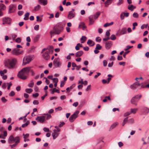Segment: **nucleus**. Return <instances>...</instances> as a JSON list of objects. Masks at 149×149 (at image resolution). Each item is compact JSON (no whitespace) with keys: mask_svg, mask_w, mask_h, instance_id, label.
<instances>
[{"mask_svg":"<svg viewBox=\"0 0 149 149\" xmlns=\"http://www.w3.org/2000/svg\"><path fill=\"white\" fill-rule=\"evenodd\" d=\"M31 68V67H27L23 68L19 72L17 76L19 78L22 79L24 80L26 79L27 78L26 74H28L30 69Z\"/></svg>","mask_w":149,"mask_h":149,"instance_id":"1","label":"nucleus"},{"mask_svg":"<svg viewBox=\"0 0 149 149\" xmlns=\"http://www.w3.org/2000/svg\"><path fill=\"white\" fill-rule=\"evenodd\" d=\"M17 61L16 59L15 58L12 60L8 59L5 62V65L8 68H13L15 65Z\"/></svg>","mask_w":149,"mask_h":149,"instance_id":"2","label":"nucleus"},{"mask_svg":"<svg viewBox=\"0 0 149 149\" xmlns=\"http://www.w3.org/2000/svg\"><path fill=\"white\" fill-rule=\"evenodd\" d=\"M63 29V27L62 26L58 24H56L53 27V30L50 31V34L51 35L54 33L58 35L62 32Z\"/></svg>","mask_w":149,"mask_h":149,"instance_id":"3","label":"nucleus"},{"mask_svg":"<svg viewBox=\"0 0 149 149\" xmlns=\"http://www.w3.org/2000/svg\"><path fill=\"white\" fill-rule=\"evenodd\" d=\"M23 52V50L20 51L19 49L15 48L12 50L11 53L13 55L18 56L22 54Z\"/></svg>","mask_w":149,"mask_h":149,"instance_id":"4","label":"nucleus"},{"mask_svg":"<svg viewBox=\"0 0 149 149\" xmlns=\"http://www.w3.org/2000/svg\"><path fill=\"white\" fill-rule=\"evenodd\" d=\"M79 111H77L73 114L71 115L69 118V121L70 122H73L75 119L78 117Z\"/></svg>","mask_w":149,"mask_h":149,"instance_id":"5","label":"nucleus"},{"mask_svg":"<svg viewBox=\"0 0 149 149\" xmlns=\"http://www.w3.org/2000/svg\"><path fill=\"white\" fill-rule=\"evenodd\" d=\"M18 140L19 141V136H17L14 138V137L11 135L9 137L8 139V142L10 143H13L16 141H17Z\"/></svg>","mask_w":149,"mask_h":149,"instance_id":"6","label":"nucleus"},{"mask_svg":"<svg viewBox=\"0 0 149 149\" xmlns=\"http://www.w3.org/2000/svg\"><path fill=\"white\" fill-rule=\"evenodd\" d=\"M31 60V58L29 56L24 57L23 60L22 65H24L27 64L29 63Z\"/></svg>","mask_w":149,"mask_h":149,"instance_id":"7","label":"nucleus"},{"mask_svg":"<svg viewBox=\"0 0 149 149\" xmlns=\"http://www.w3.org/2000/svg\"><path fill=\"white\" fill-rule=\"evenodd\" d=\"M127 31V29L125 27H123L122 28L121 31H120L119 29L116 33V35L118 36H119L121 35L124 34L126 33Z\"/></svg>","mask_w":149,"mask_h":149,"instance_id":"8","label":"nucleus"},{"mask_svg":"<svg viewBox=\"0 0 149 149\" xmlns=\"http://www.w3.org/2000/svg\"><path fill=\"white\" fill-rule=\"evenodd\" d=\"M139 100L138 99V95H137L133 97L131 100V103L135 105H137V102Z\"/></svg>","mask_w":149,"mask_h":149,"instance_id":"9","label":"nucleus"},{"mask_svg":"<svg viewBox=\"0 0 149 149\" xmlns=\"http://www.w3.org/2000/svg\"><path fill=\"white\" fill-rule=\"evenodd\" d=\"M53 64L56 67H59L61 65V63L60 62L59 58H55L53 61Z\"/></svg>","mask_w":149,"mask_h":149,"instance_id":"10","label":"nucleus"},{"mask_svg":"<svg viewBox=\"0 0 149 149\" xmlns=\"http://www.w3.org/2000/svg\"><path fill=\"white\" fill-rule=\"evenodd\" d=\"M141 85V87L142 88H144V86H143L142 85L140 84H139V82H138L137 81L136 82H135L134 84H133L132 85L130 86L131 88L133 89H136L137 87L138 86H140Z\"/></svg>","mask_w":149,"mask_h":149,"instance_id":"11","label":"nucleus"},{"mask_svg":"<svg viewBox=\"0 0 149 149\" xmlns=\"http://www.w3.org/2000/svg\"><path fill=\"white\" fill-rule=\"evenodd\" d=\"M16 6L13 4L10 5L9 7V13H10L15 12V10Z\"/></svg>","mask_w":149,"mask_h":149,"instance_id":"12","label":"nucleus"},{"mask_svg":"<svg viewBox=\"0 0 149 149\" xmlns=\"http://www.w3.org/2000/svg\"><path fill=\"white\" fill-rule=\"evenodd\" d=\"M45 116H38L36 118V120L38 122H40V123H43L45 119Z\"/></svg>","mask_w":149,"mask_h":149,"instance_id":"13","label":"nucleus"},{"mask_svg":"<svg viewBox=\"0 0 149 149\" xmlns=\"http://www.w3.org/2000/svg\"><path fill=\"white\" fill-rule=\"evenodd\" d=\"M42 56L43 58L46 60H48L50 58V56L49 54L48 51H46L42 54Z\"/></svg>","mask_w":149,"mask_h":149,"instance_id":"14","label":"nucleus"},{"mask_svg":"<svg viewBox=\"0 0 149 149\" xmlns=\"http://www.w3.org/2000/svg\"><path fill=\"white\" fill-rule=\"evenodd\" d=\"M3 21L8 24L10 25L12 19L9 17H5L3 19Z\"/></svg>","mask_w":149,"mask_h":149,"instance_id":"15","label":"nucleus"},{"mask_svg":"<svg viewBox=\"0 0 149 149\" xmlns=\"http://www.w3.org/2000/svg\"><path fill=\"white\" fill-rule=\"evenodd\" d=\"M75 16V14L72 12V11H70L69 13V14L68 18L69 19H71L73 18Z\"/></svg>","mask_w":149,"mask_h":149,"instance_id":"16","label":"nucleus"},{"mask_svg":"<svg viewBox=\"0 0 149 149\" xmlns=\"http://www.w3.org/2000/svg\"><path fill=\"white\" fill-rule=\"evenodd\" d=\"M112 45V42L111 41H109L105 44V48L107 49H109L110 48Z\"/></svg>","mask_w":149,"mask_h":149,"instance_id":"17","label":"nucleus"},{"mask_svg":"<svg viewBox=\"0 0 149 149\" xmlns=\"http://www.w3.org/2000/svg\"><path fill=\"white\" fill-rule=\"evenodd\" d=\"M53 47L52 46H48L46 48L47 51H48V52H53Z\"/></svg>","mask_w":149,"mask_h":149,"instance_id":"18","label":"nucleus"},{"mask_svg":"<svg viewBox=\"0 0 149 149\" xmlns=\"http://www.w3.org/2000/svg\"><path fill=\"white\" fill-rule=\"evenodd\" d=\"M55 131L56 129H54V132H53L52 134L53 137V139H55L56 138H57L59 134V133L56 132Z\"/></svg>","mask_w":149,"mask_h":149,"instance_id":"19","label":"nucleus"},{"mask_svg":"<svg viewBox=\"0 0 149 149\" xmlns=\"http://www.w3.org/2000/svg\"><path fill=\"white\" fill-rule=\"evenodd\" d=\"M83 54V52L82 51H79L75 54V56L76 57H79L81 56Z\"/></svg>","mask_w":149,"mask_h":149,"instance_id":"20","label":"nucleus"},{"mask_svg":"<svg viewBox=\"0 0 149 149\" xmlns=\"http://www.w3.org/2000/svg\"><path fill=\"white\" fill-rule=\"evenodd\" d=\"M118 124L117 122H115L111 126L110 129V130H112L116 127Z\"/></svg>","mask_w":149,"mask_h":149,"instance_id":"21","label":"nucleus"},{"mask_svg":"<svg viewBox=\"0 0 149 149\" xmlns=\"http://www.w3.org/2000/svg\"><path fill=\"white\" fill-rule=\"evenodd\" d=\"M0 74L1 76H2V78L3 79H6L7 78V76L6 75H4L3 72L2 70L0 71Z\"/></svg>","mask_w":149,"mask_h":149,"instance_id":"22","label":"nucleus"},{"mask_svg":"<svg viewBox=\"0 0 149 149\" xmlns=\"http://www.w3.org/2000/svg\"><path fill=\"white\" fill-rule=\"evenodd\" d=\"M39 2L40 4H42L44 5H45L47 4V1L45 0H39Z\"/></svg>","mask_w":149,"mask_h":149,"instance_id":"23","label":"nucleus"},{"mask_svg":"<svg viewBox=\"0 0 149 149\" xmlns=\"http://www.w3.org/2000/svg\"><path fill=\"white\" fill-rule=\"evenodd\" d=\"M138 109L137 108L131 109L130 110L131 113L135 114L136 112Z\"/></svg>","mask_w":149,"mask_h":149,"instance_id":"24","label":"nucleus"},{"mask_svg":"<svg viewBox=\"0 0 149 149\" xmlns=\"http://www.w3.org/2000/svg\"><path fill=\"white\" fill-rule=\"evenodd\" d=\"M86 37L84 36H82V37L80 39V40L81 41V43H84L86 40Z\"/></svg>","mask_w":149,"mask_h":149,"instance_id":"25","label":"nucleus"},{"mask_svg":"<svg viewBox=\"0 0 149 149\" xmlns=\"http://www.w3.org/2000/svg\"><path fill=\"white\" fill-rule=\"evenodd\" d=\"M30 15L29 13L27 12L25 15L24 16L25 17L24 18V20H27L29 19V17Z\"/></svg>","mask_w":149,"mask_h":149,"instance_id":"26","label":"nucleus"},{"mask_svg":"<svg viewBox=\"0 0 149 149\" xmlns=\"http://www.w3.org/2000/svg\"><path fill=\"white\" fill-rule=\"evenodd\" d=\"M19 142V141L18 140L17 141H16L15 143L13 145H10V146L11 148H12L15 147L17 144Z\"/></svg>","mask_w":149,"mask_h":149,"instance_id":"27","label":"nucleus"},{"mask_svg":"<svg viewBox=\"0 0 149 149\" xmlns=\"http://www.w3.org/2000/svg\"><path fill=\"white\" fill-rule=\"evenodd\" d=\"M6 8L5 6L3 3L0 4V10H4Z\"/></svg>","mask_w":149,"mask_h":149,"instance_id":"28","label":"nucleus"},{"mask_svg":"<svg viewBox=\"0 0 149 149\" xmlns=\"http://www.w3.org/2000/svg\"><path fill=\"white\" fill-rule=\"evenodd\" d=\"M136 8L135 6H134L132 4L130 6H129L128 7V9L130 10L131 11H132L134 9Z\"/></svg>","mask_w":149,"mask_h":149,"instance_id":"29","label":"nucleus"},{"mask_svg":"<svg viewBox=\"0 0 149 149\" xmlns=\"http://www.w3.org/2000/svg\"><path fill=\"white\" fill-rule=\"evenodd\" d=\"M40 35H38L36 36L33 39V41L34 42H37L39 39L40 37Z\"/></svg>","mask_w":149,"mask_h":149,"instance_id":"30","label":"nucleus"},{"mask_svg":"<svg viewBox=\"0 0 149 149\" xmlns=\"http://www.w3.org/2000/svg\"><path fill=\"white\" fill-rule=\"evenodd\" d=\"M128 117H126L124 119V120L123 121V122L122 123V125L123 126H124L125 124L128 121Z\"/></svg>","mask_w":149,"mask_h":149,"instance_id":"31","label":"nucleus"},{"mask_svg":"<svg viewBox=\"0 0 149 149\" xmlns=\"http://www.w3.org/2000/svg\"><path fill=\"white\" fill-rule=\"evenodd\" d=\"M33 91L31 88H27L25 89V91L28 93H31Z\"/></svg>","mask_w":149,"mask_h":149,"instance_id":"32","label":"nucleus"},{"mask_svg":"<svg viewBox=\"0 0 149 149\" xmlns=\"http://www.w3.org/2000/svg\"><path fill=\"white\" fill-rule=\"evenodd\" d=\"M23 135L24 136V141L25 142L26 141V138L27 137H28L29 136V134H23Z\"/></svg>","mask_w":149,"mask_h":149,"instance_id":"33","label":"nucleus"},{"mask_svg":"<svg viewBox=\"0 0 149 149\" xmlns=\"http://www.w3.org/2000/svg\"><path fill=\"white\" fill-rule=\"evenodd\" d=\"M113 24V22H111L110 23H106V24H105L104 25V27H107L109 26L110 25H112V24Z\"/></svg>","mask_w":149,"mask_h":149,"instance_id":"34","label":"nucleus"},{"mask_svg":"<svg viewBox=\"0 0 149 149\" xmlns=\"http://www.w3.org/2000/svg\"><path fill=\"white\" fill-rule=\"evenodd\" d=\"M44 115L46 116L45 118L47 119H50L51 117V116L50 114L49 113L44 114Z\"/></svg>","mask_w":149,"mask_h":149,"instance_id":"35","label":"nucleus"},{"mask_svg":"<svg viewBox=\"0 0 149 149\" xmlns=\"http://www.w3.org/2000/svg\"><path fill=\"white\" fill-rule=\"evenodd\" d=\"M144 112L145 113H148L149 112V109L147 107H144L143 109Z\"/></svg>","mask_w":149,"mask_h":149,"instance_id":"36","label":"nucleus"},{"mask_svg":"<svg viewBox=\"0 0 149 149\" xmlns=\"http://www.w3.org/2000/svg\"><path fill=\"white\" fill-rule=\"evenodd\" d=\"M54 92H57L59 93H60V91L56 89V88H54L52 91V93H53Z\"/></svg>","mask_w":149,"mask_h":149,"instance_id":"37","label":"nucleus"},{"mask_svg":"<svg viewBox=\"0 0 149 149\" xmlns=\"http://www.w3.org/2000/svg\"><path fill=\"white\" fill-rule=\"evenodd\" d=\"M102 47L99 44H97L96 45V47L95 48V49L100 50V49Z\"/></svg>","mask_w":149,"mask_h":149,"instance_id":"38","label":"nucleus"},{"mask_svg":"<svg viewBox=\"0 0 149 149\" xmlns=\"http://www.w3.org/2000/svg\"><path fill=\"white\" fill-rule=\"evenodd\" d=\"M31 83L28 84V86L30 87H33L34 85V83L33 81V80H32L31 81Z\"/></svg>","mask_w":149,"mask_h":149,"instance_id":"39","label":"nucleus"},{"mask_svg":"<svg viewBox=\"0 0 149 149\" xmlns=\"http://www.w3.org/2000/svg\"><path fill=\"white\" fill-rule=\"evenodd\" d=\"M100 13L98 12L96 13L94 15V18L96 19L97 18L98 16L100 15Z\"/></svg>","mask_w":149,"mask_h":149,"instance_id":"40","label":"nucleus"},{"mask_svg":"<svg viewBox=\"0 0 149 149\" xmlns=\"http://www.w3.org/2000/svg\"><path fill=\"white\" fill-rule=\"evenodd\" d=\"M29 121H27L26 123L23 124L22 125V127H26L29 124Z\"/></svg>","mask_w":149,"mask_h":149,"instance_id":"41","label":"nucleus"},{"mask_svg":"<svg viewBox=\"0 0 149 149\" xmlns=\"http://www.w3.org/2000/svg\"><path fill=\"white\" fill-rule=\"evenodd\" d=\"M40 5H38L37 6L35 7L34 8V10L36 11L39 10L40 8Z\"/></svg>","mask_w":149,"mask_h":149,"instance_id":"42","label":"nucleus"},{"mask_svg":"<svg viewBox=\"0 0 149 149\" xmlns=\"http://www.w3.org/2000/svg\"><path fill=\"white\" fill-rule=\"evenodd\" d=\"M123 0H118V2L117 3V6H120L123 3Z\"/></svg>","mask_w":149,"mask_h":149,"instance_id":"43","label":"nucleus"},{"mask_svg":"<svg viewBox=\"0 0 149 149\" xmlns=\"http://www.w3.org/2000/svg\"><path fill=\"white\" fill-rule=\"evenodd\" d=\"M133 17L134 18H138L139 17V15L137 13H133Z\"/></svg>","mask_w":149,"mask_h":149,"instance_id":"44","label":"nucleus"},{"mask_svg":"<svg viewBox=\"0 0 149 149\" xmlns=\"http://www.w3.org/2000/svg\"><path fill=\"white\" fill-rule=\"evenodd\" d=\"M110 38L112 40H115L116 38L114 35H112L111 36Z\"/></svg>","mask_w":149,"mask_h":149,"instance_id":"45","label":"nucleus"},{"mask_svg":"<svg viewBox=\"0 0 149 149\" xmlns=\"http://www.w3.org/2000/svg\"><path fill=\"white\" fill-rule=\"evenodd\" d=\"M21 40V39L19 38H17L15 39L16 42L18 43H20Z\"/></svg>","mask_w":149,"mask_h":149,"instance_id":"46","label":"nucleus"},{"mask_svg":"<svg viewBox=\"0 0 149 149\" xmlns=\"http://www.w3.org/2000/svg\"><path fill=\"white\" fill-rule=\"evenodd\" d=\"M93 42L90 40H89L87 42V44L90 46L91 45Z\"/></svg>","mask_w":149,"mask_h":149,"instance_id":"47","label":"nucleus"},{"mask_svg":"<svg viewBox=\"0 0 149 149\" xmlns=\"http://www.w3.org/2000/svg\"><path fill=\"white\" fill-rule=\"evenodd\" d=\"M148 26V24H143L141 26V29H143L144 28H147Z\"/></svg>","mask_w":149,"mask_h":149,"instance_id":"48","label":"nucleus"},{"mask_svg":"<svg viewBox=\"0 0 149 149\" xmlns=\"http://www.w3.org/2000/svg\"><path fill=\"white\" fill-rule=\"evenodd\" d=\"M15 95V92L12 91L9 94V96H13Z\"/></svg>","mask_w":149,"mask_h":149,"instance_id":"49","label":"nucleus"},{"mask_svg":"<svg viewBox=\"0 0 149 149\" xmlns=\"http://www.w3.org/2000/svg\"><path fill=\"white\" fill-rule=\"evenodd\" d=\"M129 123L132 124L134 122V120L133 118H132L128 120Z\"/></svg>","mask_w":149,"mask_h":149,"instance_id":"50","label":"nucleus"},{"mask_svg":"<svg viewBox=\"0 0 149 149\" xmlns=\"http://www.w3.org/2000/svg\"><path fill=\"white\" fill-rule=\"evenodd\" d=\"M39 29V26L38 25H35L34 27V29L36 31H38Z\"/></svg>","mask_w":149,"mask_h":149,"instance_id":"51","label":"nucleus"},{"mask_svg":"<svg viewBox=\"0 0 149 149\" xmlns=\"http://www.w3.org/2000/svg\"><path fill=\"white\" fill-rule=\"evenodd\" d=\"M65 83V82L63 81H61V82L60 87H63Z\"/></svg>","mask_w":149,"mask_h":149,"instance_id":"52","label":"nucleus"},{"mask_svg":"<svg viewBox=\"0 0 149 149\" xmlns=\"http://www.w3.org/2000/svg\"><path fill=\"white\" fill-rule=\"evenodd\" d=\"M33 104L35 105H38L39 104V102L38 100H34L33 102Z\"/></svg>","mask_w":149,"mask_h":149,"instance_id":"53","label":"nucleus"},{"mask_svg":"<svg viewBox=\"0 0 149 149\" xmlns=\"http://www.w3.org/2000/svg\"><path fill=\"white\" fill-rule=\"evenodd\" d=\"M1 100L3 102H6L7 101V100L5 99L4 97H2L1 98Z\"/></svg>","mask_w":149,"mask_h":149,"instance_id":"54","label":"nucleus"},{"mask_svg":"<svg viewBox=\"0 0 149 149\" xmlns=\"http://www.w3.org/2000/svg\"><path fill=\"white\" fill-rule=\"evenodd\" d=\"M103 64L104 66H106L107 65V61L106 60L103 61Z\"/></svg>","mask_w":149,"mask_h":149,"instance_id":"55","label":"nucleus"},{"mask_svg":"<svg viewBox=\"0 0 149 149\" xmlns=\"http://www.w3.org/2000/svg\"><path fill=\"white\" fill-rule=\"evenodd\" d=\"M95 40L96 41H98L99 42H100L101 40V39L100 38V37H97L96 38Z\"/></svg>","mask_w":149,"mask_h":149,"instance_id":"56","label":"nucleus"},{"mask_svg":"<svg viewBox=\"0 0 149 149\" xmlns=\"http://www.w3.org/2000/svg\"><path fill=\"white\" fill-rule=\"evenodd\" d=\"M130 114H131L130 112H127L124 114V116L126 117L130 115Z\"/></svg>","mask_w":149,"mask_h":149,"instance_id":"57","label":"nucleus"},{"mask_svg":"<svg viewBox=\"0 0 149 149\" xmlns=\"http://www.w3.org/2000/svg\"><path fill=\"white\" fill-rule=\"evenodd\" d=\"M24 12L22 11H19L18 13V15L19 16H21L23 15Z\"/></svg>","mask_w":149,"mask_h":149,"instance_id":"58","label":"nucleus"},{"mask_svg":"<svg viewBox=\"0 0 149 149\" xmlns=\"http://www.w3.org/2000/svg\"><path fill=\"white\" fill-rule=\"evenodd\" d=\"M52 80L53 82L55 83H57L58 81V80L57 78H54V79H53Z\"/></svg>","mask_w":149,"mask_h":149,"instance_id":"59","label":"nucleus"},{"mask_svg":"<svg viewBox=\"0 0 149 149\" xmlns=\"http://www.w3.org/2000/svg\"><path fill=\"white\" fill-rule=\"evenodd\" d=\"M84 25H85V24L84 22H81L79 25V27L80 28L81 27H82L83 26H84Z\"/></svg>","mask_w":149,"mask_h":149,"instance_id":"60","label":"nucleus"},{"mask_svg":"<svg viewBox=\"0 0 149 149\" xmlns=\"http://www.w3.org/2000/svg\"><path fill=\"white\" fill-rule=\"evenodd\" d=\"M132 47H133L132 46H130L128 45L127 46L126 48L125 49V51H127V50L132 48Z\"/></svg>","mask_w":149,"mask_h":149,"instance_id":"61","label":"nucleus"},{"mask_svg":"<svg viewBox=\"0 0 149 149\" xmlns=\"http://www.w3.org/2000/svg\"><path fill=\"white\" fill-rule=\"evenodd\" d=\"M66 98V96L64 95H61L60 97V99L61 100H63Z\"/></svg>","mask_w":149,"mask_h":149,"instance_id":"62","label":"nucleus"},{"mask_svg":"<svg viewBox=\"0 0 149 149\" xmlns=\"http://www.w3.org/2000/svg\"><path fill=\"white\" fill-rule=\"evenodd\" d=\"M39 94L38 93H36L35 94H33L32 95V96L33 97H37L38 96Z\"/></svg>","mask_w":149,"mask_h":149,"instance_id":"63","label":"nucleus"},{"mask_svg":"<svg viewBox=\"0 0 149 149\" xmlns=\"http://www.w3.org/2000/svg\"><path fill=\"white\" fill-rule=\"evenodd\" d=\"M6 84L5 83H3L2 85V88H6Z\"/></svg>","mask_w":149,"mask_h":149,"instance_id":"64","label":"nucleus"}]
</instances>
